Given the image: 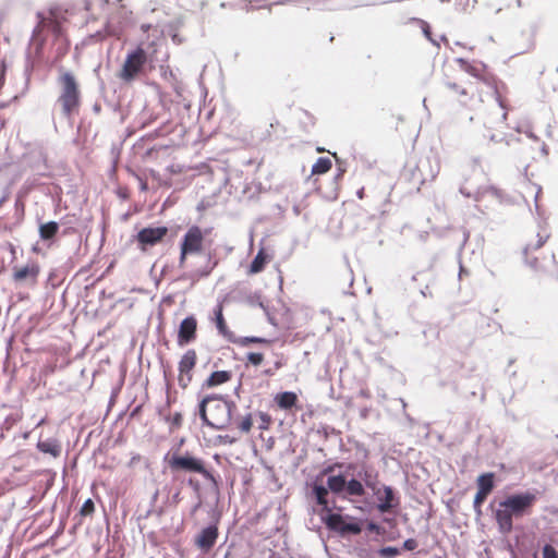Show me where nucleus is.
Returning <instances> with one entry per match:
<instances>
[{"instance_id": "473e14b6", "label": "nucleus", "mask_w": 558, "mask_h": 558, "mask_svg": "<svg viewBox=\"0 0 558 558\" xmlns=\"http://www.w3.org/2000/svg\"><path fill=\"white\" fill-rule=\"evenodd\" d=\"M487 496L482 493H476L473 501V508L477 517L482 514L481 506L486 500Z\"/></svg>"}, {"instance_id": "a878e982", "label": "nucleus", "mask_w": 558, "mask_h": 558, "mask_svg": "<svg viewBox=\"0 0 558 558\" xmlns=\"http://www.w3.org/2000/svg\"><path fill=\"white\" fill-rule=\"evenodd\" d=\"M331 160L328 157H319L312 167L313 174H324L331 169Z\"/></svg>"}, {"instance_id": "f257e3e1", "label": "nucleus", "mask_w": 558, "mask_h": 558, "mask_svg": "<svg viewBox=\"0 0 558 558\" xmlns=\"http://www.w3.org/2000/svg\"><path fill=\"white\" fill-rule=\"evenodd\" d=\"M351 468L352 464L347 468L344 473L329 475L326 485L314 483L311 488V496L317 505L322 506V521L328 530L337 532L341 536L357 535L361 533L362 526L354 518L333 512V509L341 510V508L336 506L335 500L329 499V495L332 494L342 499L362 497L365 494V486L371 488L375 496L380 493L376 481L372 478L371 472L365 468L357 472V478H348V470Z\"/></svg>"}, {"instance_id": "58836bf2", "label": "nucleus", "mask_w": 558, "mask_h": 558, "mask_svg": "<svg viewBox=\"0 0 558 558\" xmlns=\"http://www.w3.org/2000/svg\"><path fill=\"white\" fill-rule=\"evenodd\" d=\"M171 428H178L182 424V415L181 413L177 412L171 417L168 418Z\"/></svg>"}, {"instance_id": "6ab92c4d", "label": "nucleus", "mask_w": 558, "mask_h": 558, "mask_svg": "<svg viewBox=\"0 0 558 558\" xmlns=\"http://www.w3.org/2000/svg\"><path fill=\"white\" fill-rule=\"evenodd\" d=\"M275 401L280 409L289 410L296 404L298 396L292 391H283L275 397Z\"/></svg>"}, {"instance_id": "423d86ee", "label": "nucleus", "mask_w": 558, "mask_h": 558, "mask_svg": "<svg viewBox=\"0 0 558 558\" xmlns=\"http://www.w3.org/2000/svg\"><path fill=\"white\" fill-rule=\"evenodd\" d=\"M146 62L147 52L142 47H137L136 49L128 52L119 74L120 78L124 82L134 81L135 77L142 73Z\"/></svg>"}, {"instance_id": "7ed1b4c3", "label": "nucleus", "mask_w": 558, "mask_h": 558, "mask_svg": "<svg viewBox=\"0 0 558 558\" xmlns=\"http://www.w3.org/2000/svg\"><path fill=\"white\" fill-rule=\"evenodd\" d=\"M60 95L58 102L61 105L62 114L66 120L78 112L81 105V93L75 76L66 71L59 77Z\"/></svg>"}, {"instance_id": "b1692460", "label": "nucleus", "mask_w": 558, "mask_h": 558, "mask_svg": "<svg viewBox=\"0 0 558 558\" xmlns=\"http://www.w3.org/2000/svg\"><path fill=\"white\" fill-rule=\"evenodd\" d=\"M428 167L429 168V172L427 175H425L422 181H421V184L425 183L426 181H433L438 172H439V166L438 163L435 165V167H433L430 165V161L427 159V160H421L418 166L416 167L417 171H420L422 174H423V171L424 169Z\"/></svg>"}, {"instance_id": "052dcab7", "label": "nucleus", "mask_w": 558, "mask_h": 558, "mask_svg": "<svg viewBox=\"0 0 558 558\" xmlns=\"http://www.w3.org/2000/svg\"><path fill=\"white\" fill-rule=\"evenodd\" d=\"M44 422H45V418H41V420L38 422L37 426H40L41 424H44Z\"/></svg>"}, {"instance_id": "ea45409f", "label": "nucleus", "mask_w": 558, "mask_h": 558, "mask_svg": "<svg viewBox=\"0 0 558 558\" xmlns=\"http://www.w3.org/2000/svg\"><path fill=\"white\" fill-rule=\"evenodd\" d=\"M366 529L367 531L374 532L376 534H383L385 532L384 527L374 521L368 522Z\"/></svg>"}, {"instance_id": "4d7b16f0", "label": "nucleus", "mask_w": 558, "mask_h": 558, "mask_svg": "<svg viewBox=\"0 0 558 558\" xmlns=\"http://www.w3.org/2000/svg\"><path fill=\"white\" fill-rule=\"evenodd\" d=\"M93 109H94L95 112L98 113L100 111V105L95 104Z\"/></svg>"}, {"instance_id": "6e6d98bb", "label": "nucleus", "mask_w": 558, "mask_h": 558, "mask_svg": "<svg viewBox=\"0 0 558 558\" xmlns=\"http://www.w3.org/2000/svg\"><path fill=\"white\" fill-rule=\"evenodd\" d=\"M463 274H466V270L463 268L462 265H460V272H459V277H462Z\"/></svg>"}, {"instance_id": "4468645a", "label": "nucleus", "mask_w": 558, "mask_h": 558, "mask_svg": "<svg viewBox=\"0 0 558 558\" xmlns=\"http://www.w3.org/2000/svg\"><path fill=\"white\" fill-rule=\"evenodd\" d=\"M501 508L502 507L495 511V519L498 524L499 531L504 534H508L513 529L512 517L514 515L512 514V512H510L509 508Z\"/></svg>"}, {"instance_id": "412c9836", "label": "nucleus", "mask_w": 558, "mask_h": 558, "mask_svg": "<svg viewBox=\"0 0 558 558\" xmlns=\"http://www.w3.org/2000/svg\"><path fill=\"white\" fill-rule=\"evenodd\" d=\"M231 379V373L228 371H216L210 374V376L205 381L204 386L206 387H215L221 384L227 383Z\"/></svg>"}, {"instance_id": "864d4df0", "label": "nucleus", "mask_w": 558, "mask_h": 558, "mask_svg": "<svg viewBox=\"0 0 558 558\" xmlns=\"http://www.w3.org/2000/svg\"><path fill=\"white\" fill-rule=\"evenodd\" d=\"M335 468L336 465L324 469L323 474L332 473L335 471Z\"/></svg>"}, {"instance_id": "c03bdc74", "label": "nucleus", "mask_w": 558, "mask_h": 558, "mask_svg": "<svg viewBox=\"0 0 558 558\" xmlns=\"http://www.w3.org/2000/svg\"><path fill=\"white\" fill-rule=\"evenodd\" d=\"M218 439L222 444H226V445H232L233 442H235L238 440L236 437H232L230 435H220V436H218Z\"/></svg>"}, {"instance_id": "20e7f679", "label": "nucleus", "mask_w": 558, "mask_h": 558, "mask_svg": "<svg viewBox=\"0 0 558 558\" xmlns=\"http://www.w3.org/2000/svg\"><path fill=\"white\" fill-rule=\"evenodd\" d=\"M37 25L33 29L31 41L40 50L45 44L44 31L51 32L57 38L63 34L62 23L65 20L63 13L58 9H50L48 13L37 12Z\"/></svg>"}, {"instance_id": "f704fd0d", "label": "nucleus", "mask_w": 558, "mask_h": 558, "mask_svg": "<svg viewBox=\"0 0 558 558\" xmlns=\"http://www.w3.org/2000/svg\"><path fill=\"white\" fill-rule=\"evenodd\" d=\"M537 242L532 245V244H527L525 247H524V253L526 254L529 251H533V250H538L539 247L543 246V244L547 241L548 239V235H541L539 233L537 234Z\"/></svg>"}, {"instance_id": "de8ad7c7", "label": "nucleus", "mask_w": 558, "mask_h": 558, "mask_svg": "<svg viewBox=\"0 0 558 558\" xmlns=\"http://www.w3.org/2000/svg\"><path fill=\"white\" fill-rule=\"evenodd\" d=\"M359 557L361 558H373L371 553L367 549H360Z\"/></svg>"}, {"instance_id": "49530a36", "label": "nucleus", "mask_w": 558, "mask_h": 558, "mask_svg": "<svg viewBox=\"0 0 558 558\" xmlns=\"http://www.w3.org/2000/svg\"><path fill=\"white\" fill-rule=\"evenodd\" d=\"M259 417L263 422V424L260 425V428H266L267 425L270 423V416L266 413L260 412Z\"/></svg>"}, {"instance_id": "e2e57ef3", "label": "nucleus", "mask_w": 558, "mask_h": 558, "mask_svg": "<svg viewBox=\"0 0 558 558\" xmlns=\"http://www.w3.org/2000/svg\"><path fill=\"white\" fill-rule=\"evenodd\" d=\"M2 202H3V198H0V205L2 204Z\"/></svg>"}, {"instance_id": "0eeeda50", "label": "nucleus", "mask_w": 558, "mask_h": 558, "mask_svg": "<svg viewBox=\"0 0 558 558\" xmlns=\"http://www.w3.org/2000/svg\"><path fill=\"white\" fill-rule=\"evenodd\" d=\"M536 496L532 493H522L508 496L500 501L499 507L509 508L514 517H522L535 502Z\"/></svg>"}, {"instance_id": "603ef678", "label": "nucleus", "mask_w": 558, "mask_h": 558, "mask_svg": "<svg viewBox=\"0 0 558 558\" xmlns=\"http://www.w3.org/2000/svg\"><path fill=\"white\" fill-rule=\"evenodd\" d=\"M189 253H183V248L181 247V254H180V264L182 265L186 258V255Z\"/></svg>"}, {"instance_id": "5701e85b", "label": "nucleus", "mask_w": 558, "mask_h": 558, "mask_svg": "<svg viewBox=\"0 0 558 558\" xmlns=\"http://www.w3.org/2000/svg\"><path fill=\"white\" fill-rule=\"evenodd\" d=\"M59 230V223L56 221H49L39 226V236L44 241L53 239Z\"/></svg>"}, {"instance_id": "8fccbe9b", "label": "nucleus", "mask_w": 558, "mask_h": 558, "mask_svg": "<svg viewBox=\"0 0 558 558\" xmlns=\"http://www.w3.org/2000/svg\"><path fill=\"white\" fill-rule=\"evenodd\" d=\"M488 138H489V141H490V142H494V143H498V142H501V141H504V140H505L504 137H500V138H499V137H498L497 135H495V134H490V135L488 136Z\"/></svg>"}, {"instance_id": "bb28decb", "label": "nucleus", "mask_w": 558, "mask_h": 558, "mask_svg": "<svg viewBox=\"0 0 558 558\" xmlns=\"http://www.w3.org/2000/svg\"><path fill=\"white\" fill-rule=\"evenodd\" d=\"M445 86L447 88L451 89L452 92H454L460 97L459 101H460L461 105H463V106L466 105V102H468L466 100L470 97H469L468 90L464 87H462L461 85H459L457 83L449 82V81H447L445 83Z\"/></svg>"}, {"instance_id": "79ce46f5", "label": "nucleus", "mask_w": 558, "mask_h": 558, "mask_svg": "<svg viewBox=\"0 0 558 558\" xmlns=\"http://www.w3.org/2000/svg\"><path fill=\"white\" fill-rule=\"evenodd\" d=\"M422 23V29H423V33L424 35L436 46H438V44L430 37V27L429 25L424 22V21H421Z\"/></svg>"}, {"instance_id": "4be33fe9", "label": "nucleus", "mask_w": 558, "mask_h": 558, "mask_svg": "<svg viewBox=\"0 0 558 558\" xmlns=\"http://www.w3.org/2000/svg\"><path fill=\"white\" fill-rule=\"evenodd\" d=\"M477 493L488 496L494 488V474L485 473L477 478Z\"/></svg>"}, {"instance_id": "9d476101", "label": "nucleus", "mask_w": 558, "mask_h": 558, "mask_svg": "<svg viewBox=\"0 0 558 558\" xmlns=\"http://www.w3.org/2000/svg\"><path fill=\"white\" fill-rule=\"evenodd\" d=\"M197 322L194 316L185 317L179 327L178 331V343L179 345H185L191 343L196 337Z\"/></svg>"}, {"instance_id": "6e6552de", "label": "nucleus", "mask_w": 558, "mask_h": 558, "mask_svg": "<svg viewBox=\"0 0 558 558\" xmlns=\"http://www.w3.org/2000/svg\"><path fill=\"white\" fill-rule=\"evenodd\" d=\"M168 233V228L160 227H147L140 230L135 236L138 247L142 251H146L148 247L159 243Z\"/></svg>"}, {"instance_id": "f03ea898", "label": "nucleus", "mask_w": 558, "mask_h": 558, "mask_svg": "<svg viewBox=\"0 0 558 558\" xmlns=\"http://www.w3.org/2000/svg\"><path fill=\"white\" fill-rule=\"evenodd\" d=\"M236 405L220 396H207L198 404V414L203 423L220 430L232 424Z\"/></svg>"}, {"instance_id": "f3484780", "label": "nucleus", "mask_w": 558, "mask_h": 558, "mask_svg": "<svg viewBox=\"0 0 558 558\" xmlns=\"http://www.w3.org/2000/svg\"><path fill=\"white\" fill-rule=\"evenodd\" d=\"M37 449L43 453L52 456L53 458H58L61 454V444L53 438L39 440L37 442Z\"/></svg>"}, {"instance_id": "13d9d810", "label": "nucleus", "mask_w": 558, "mask_h": 558, "mask_svg": "<svg viewBox=\"0 0 558 558\" xmlns=\"http://www.w3.org/2000/svg\"><path fill=\"white\" fill-rule=\"evenodd\" d=\"M172 40H173L174 43H178V44L181 41V40L179 39V36H178L177 34L172 36Z\"/></svg>"}, {"instance_id": "4c0bfd02", "label": "nucleus", "mask_w": 558, "mask_h": 558, "mask_svg": "<svg viewBox=\"0 0 558 558\" xmlns=\"http://www.w3.org/2000/svg\"><path fill=\"white\" fill-rule=\"evenodd\" d=\"M192 380V373H180L179 374V378H178V381H179V385L180 387L182 388H186L187 385L191 383Z\"/></svg>"}, {"instance_id": "3c124183", "label": "nucleus", "mask_w": 558, "mask_h": 558, "mask_svg": "<svg viewBox=\"0 0 558 558\" xmlns=\"http://www.w3.org/2000/svg\"><path fill=\"white\" fill-rule=\"evenodd\" d=\"M337 163H338V174H337V177H341L343 174V172L345 171V169L343 167H341V163L339 162L338 159H337Z\"/></svg>"}, {"instance_id": "e433bc0d", "label": "nucleus", "mask_w": 558, "mask_h": 558, "mask_svg": "<svg viewBox=\"0 0 558 558\" xmlns=\"http://www.w3.org/2000/svg\"><path fill=\"white\" fill-rule=\"evenodd\" d=\"M543 558H558L557 550L549 544L543 547Z\"/></svg>"}, {"instance_id": "680f3d73", "label": "nucleus", "mask_w": 558, "mask_h": 558, "mask_svg": "<svg viewBox=\"0 0 558 558\" xmlns=\"http://www.w3.org/2000/svg\"><path fill=\"white\" fill-rule=\"evenodd\" d=\"M506 117H507V113H506V112H504V113H502V119H506Z\"/></svg>"}, {"instance_id": "09e8293b", "label": "nucleus", "mask_w": 558, "mask_h": 558, "mask_svg": "<svg viewBox=\"0 0 558 558\" xmlns=\"http://www.w3.org/2000/svg\"><path fill=\"white\" fill-rule=\"evenodd\" d=\"M541 193H542V189H541V186H537V191L535 193V208H536L537 214H539V206L537 204V201H538V196Z\"/></svg>"}, {"instance_id": "bf43d9fd", "label": "nucleus", "mask_w": 558, "mask_h": 558, "mask_svg": "<svg viewBox=\"0 0 558 558\" xmlns=\"http://www.w3.org/2000/svg\"><path fill=\"white\" fill-rule=\"evenodd\" d=\"M357 197H359V198H362V197H363V189H361L360 191H357Z\"/></svg>"}, {"instance_id": "9b49d317", "label": "nucleus", "mask_w": 558, "mask_h": 558, "mask_svg": "<svg viewBox=\"0 0 558 558\" xmlns=\"http://www.w3.org/2000/svg\"><path fill=\"white\" fill-rule=\"evenodd\" d=\"M39 275V266L35 262L27 263L23 267H15L13 272V279L16 282H29L36 283Z\"/></svg>"}, {"instance_id": "a19ab883", "label": "nucleus", "mask_w": 558, "mask_h": 558, "mask_svg": "<svg viewBox=\"0 0 558 558\" xmlns=\"http://www.w3.org/2000/svg\"><path fill=\"white\" fill-rule=\"evenodd\" d=\"M517 131L519 133H524L527 137L536 141L537 137L535 136V134L531 131V128L529 125H522V126H519L517 128Z\"/></svg>"}, {"instance_id": "2f4dec72", "label": "nucleus", "mask_w": 558, "mask_h": 558, "mask_svg": "<svg viewBox=\"0 0 558 558\" xmlns=\"http://www.w3.org/2000/svg\"><path fill=\"white\" fill-rule=\"evenodd\" d=\"M252 425H253V421H252V415L251 414H246L239 423H238V429L243 433V434H246L251 430L252 428Z\"/></svg>"}, {"instance_id": "37998d69", "label": "nucleus", "mask_w": 558, "mask_h": 558, "mask_svg": "<svg viewBox=\"0 0 558 558\" xmlns=\"http://www.w3.org/2000/svg\"><path fill=\"white\" fill-rule=\"evenodd\" d=\"M417 547V542L414 538H408L403 542L405 550H414Z\"/></svg>"}, {"instance_id": "2eb2a0df", "label": "nucleus", "mask_w": 558, "mask_h": 558, "mask_svg": "<svg viewBox=\"0 0 558 558\" xmlns=\"http://www.w3.org/2000/svg\"><path fill=\"white\" fill-rule=\"evenodd\" d=\"M456 61L460 64V68L463 71H465L473 77L481 80V81H486V76H485L486 65L484 63H482V62H478L476 64L470 63L469 61H466L463 58H458Z\"/></svg>"}, {"instance_id": "c9c22d12", "label": "nucleus", "mask_w": 558, "mask_h": 558, "mask_svg": "<svg viewBox=\"0 0 558 558\" xmlns=\"http://www.w3.org/2000/svg\"><path fill=\"white\" fill-rule=\"evenodd\" d=\"M264 360V355L262 353H256V352H250L247 354V361L253 364L254 366H258L262 364Z\"/></svg>"}, {"instance_id": "c756f323", "label": "nucleus", "mask_w": 558, "mask_h": 558, "mask_svg": "<svg viewBox=\"0 0 558 558\" xmlns=\"http://www.w3.org/2000/svg\"><path fill=\"white\" fill-rule=\"evenodd\" d=\"M209 262H210V258H208V264L204 268L196 269V270L192 271L189 275V278L192 279L193 282H195L199 278L208 276L216 265V263L214 265H209Z\"/></svg>"}, {"instance_id": "aec40b11", "label": "nucleus", "mask_w": 558, "mask_h": 558, "mask_svg": "<svg viewBox=\"0 0 558 558\" xmlns=\"http://www.w3.org/2000/svg\"><path fill=\"white\" fill-rule=\"evenodd\" d=\"M196 364V352L194 350H187L179 362V373H192V369Z\"/></svg>"}, {"instance_id": "ddd939ff", "label": "nucleus", "mask_w": 558, "mask_h": 558, "mask_svg": "<svg viewBox=\"0 0 558 558\" xmlns=\"http://www.w3.org/2000/svg\"><path fill=\"white\" fill-rule=\"evenodd\" d=\"M383 490L384 495L380 496L379 493L377 496L379 501L377 505V509L379 512L386 513L399 506V498L396 496L395 490L391 486L385 485Z\"/></svg>"}, {"instance_id": "1a4fd4ad", "label": "nucleus", "mask_w": 558, "mask_h": 558, "mask_svg": "<svg viewBox=\"0 0 558 558\" xmlns=\"http://www.w3.org/2000/svg\"><path fill=\"white\" fill-rule=\"evenodd\" d=\"M203 243V233L202 230L194 226L191 227L187 232L184 234L183 241L181 243V247L183 248V253H196L201 251Z\"/></svg>"}, {"instance_id": "a18cd8bd", "label": "nucleus", "mask_w": 558, "mask_h": 558, "mask_svg": "<svg viewBox=\"0 0 558 558\" xmlns=\"http://www.w3.org/2000/svg\"><path fill=\"white\" fill-rule=\"evenodd\" d=\"M162 74L166 80L173 81V82L177 81L175 74L173 73V71L170 68L165 69Z\"/></svg>"}, {"instance_id": "72a5a7b5", "label": "nucleus", "mask_w": 558, "mask_h": 558, "mask_svg": "<svg viewBox=\"0 0 558 558\" xmlns=\"http://www.w3.org/2000/svg\"><path fill=\"white\" fill-rule=\"evenodd\" d=\"M94 511H95V505L90 498L85 500V502L82 505V507L80 509V513L83 517L90 515Z\"/></svg>"}, {"instance_id": "5fc2aeb1", "label": "nucleus", "mask_w": 558, "mask_h": 558, "mask_svg": "<svg viewBox=\"0 0 558 558\" xmlns=\"http://www.w3.org/2000/svg\"><path fill=\"white\" fill-rule=\"evenodd\" d=\"M541 149H542V153H543L545 156H546V155H548L547 146H546L544 143H543V145H542V148H541Z\"/></svg>"}, {"instance_id": "393cba45", "label": "nucleus", "mask_w": 558, "mask_h": 558, "mask_svg": "<svg viewBox=\"0 0 558 558\" xmlns=\"http://www.w3.org/2000/svg\"><path fill=\"white\" fill-rule=\"evenodd\" d=\"M267 254L265 253L264 250H259L258 253L256 254V256L254 257V259L252 260L251 265H250V272L251 274H258L260 272L265 265H266V262H267Z\"/></svg>"}, {"instance_id": "7c9ffc66", "label": "nucleus", "mask_w": 558, "mask_h": 558, "mask_svg": "<svg viewBox=\"0 0 558 558\" xmlns=\"http://www.w3.org/2000/svg\"><path fill=\"white\" fill-rule=\"evenodd\" d=\"M400 554H401V550L398 547H393V546L383 547L377 550V555L380 558H396Z\"/></svg>"}, {"instance_id": "dca6fc26", "label": "nucleus", "mask_w": 558, "mask_h": 558, "mask_svg": "<svg viewBox=\"0 0 558 558\" xmlns=\"http://www.w3.org/2000/svg\"><path fill=\"white\" fill-rule=\"evenodd\" d=\"M215 314V322L216 327L221 336H223L226 339H228L230 342H233L235 339V336L228 329L223 314H222V306L217 305V307L214 311Z\"/></svg>"}, {"instance_id": "f8f14e48", "label": "nucleus", "mask_w": 558, "mask_h": 558, "mask_svg": "<svg viewBox=\"0 0 558 558\" xmlns=\"http://www.w3.org/2000/svg\"><path fill=\"white\" fill-rule=\"evenodd\" d=\"M218 538V527L210 524L204 527L195 538V544L203 550L208 551L213 548Z\"/></svg>"}, {"instance_id": "c85d7f7f", "label": "nucleus", "mask_w": 558, "mask_h": 558, "mask_svg": "<svg viewBox=\"0 0 558 558\" xmlns=\"http://www.w3.org/2000/svg\"><path fill=\"white\" fill-rule=\"evenodd\" d=\"M288 2H295V3H302V4H307L308 7H313V8H318V9H331V7H329L327 4V0H281V1H278V3L280 4H283V3H288ZM277 4V2H275Z\"/></svg>"}, {"instance_id": "39448f33", "label": "nucleus", "mask_w": 558, "mask_h": 558, "mask_svg": "<svg viewBox=\"0 0 558 558\" xmlns=\"http://www.w3.org/2000/svg\"><path fill=\"white\" fill-rule=\"evenodd\" d=\"M169 468L175 472L183 471L201 474L205 480L214 484H217V481L213 473L205 468L204 461L199 458L192 456L189 452H185L183 454H172L169 460Z\"/></svg>"}, {"instance_id": "cd10ccee", "label": "nucleus", "mask_w": 558, "mask_h": 558, "mask_svg": "<svg viewBox=\"0 0 558 558\" xmlns=\"http://www.w3.org/2000/svg\"><path fill=\"white\" fill-rule=\"evenodd\" d=\"M233 343L239 344L241 347H246L251 343H258V344H269L270 340L262 337H240L234 339Z\"/></svg>"}, {"instance_id": "a211bd4d", "label": "nucleus", "mask_w": 558, "mask_h": 558, "mask_svg": "<svg viewBox=\"0 0 558 558\" xmlns=\"http://www.w3.org/2000/svg\"><path fill=\"white\" fill-rule=\"evenodd\" d=\"M460 193L462 195H464L465 197H473L475 201H480L481 196L486 193L492 194L497 199H501V197H502V192L495 186H488L483 190H477L475 193H471L465 187L461 186Z\"/></svg>"}]
</instances>
